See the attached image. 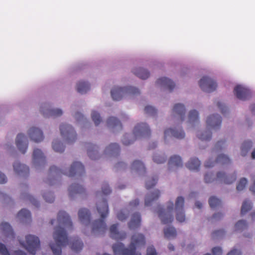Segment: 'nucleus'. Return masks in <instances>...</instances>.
I'll list each match as a JSON object with an SVG mask.
<instances>
[{"instance_id": "nucleus-1", "label": "nucleus", "mask_w": 255, "mask_h": 255, "mask_svg": "<svg viewBox=\"0 0 255 255\" xmlns=\"http://www.w3.org/2000/svg\"><path fill=\"white\" fill-rule=\"evenodd\" d=\"M58 226L55 228L53 233V238L55 243L50 245L51 249L54 255H61L62 248L69 244L67 234L64 229L72 227V223L70 216L65 211H60L57 215Z\"/></svg>"}, {"instance_id": "nucleus-2", "label": "nucleus", "mask_w": 255, "mask_h": 255, "mask_svg": "<svg viewBox=\"0 0 255 255\" xmlns=\"http://www.w3.org/2000/svg\"><path fill=\"white\" fill-rule=\"evenodd\" d=\"M145 244L144 236L141 234H135L131 237L129 248H126L122 243L113 245L112 248L115 254L122 255H141L135 252L137 247L144 246Z\"/></svg>"}, {"instance_id": "nucleus-3", "label": "nucleus", "mask_w": 255, "mask_h": 255, "mask_svg": "<svg viewBox=\"0 0 255 255\" xmlns=\"http://www.w3.org/2000/svg\"><path fill=\"white\" fill-rule=\"evenodd\" d=\"M97 209L101 219L95 220L93 223L92 232L95 234H103L107 230V226L104 219L109 214V208L106 200L103 199L97 203Z\"/></svg>"}, {"instance_id": "nucleus-4", "label": "nucleus", "mask_w": 255, "mask_h": 255, "mask_svg": "<svg viewBox=\"0 0 255 255\" xmlns=\"http://www.w3.org/2000/svg\"><path fill=\"white\" fill-rule=\"evenodd\" d=\"M49 172L52 175H57L62 173L69 177H72L76 175L81 176L85 173V168L84 165L81 162H74L71 165L68 172H66L64 170L55 166L50 167Z\"/></svg>"}, {"instance_id": "nucleus-5", "label": "nucleus", "mask_w": 255, "mask_h": 255, "mask_svg": "<svg viewBox=\"0 0 255 255\" xmlns=\"http://www.w3.org/2000/svg\"><path fill=\"white\" fill-rule=\"evenodd\" d=\"M133 133L135 137L133 139H128V135L124 136L122 139L123 143L124 145H128L132 143L137 137L149 136L151 134V130L146 124L141 123L137 124L134 127Z\"/></svg>"}, {"instance_id": "nucleus-6", "label": "nucleus", "mask_w": 255, "mask_h": 255, "mask_svg": "<svg viewBox=\"0 0 255 255\" xmlns=\"http://www.w3.org/2000/svg\"><path fill=\"white\" fill-rule=\"evenodd\" d=\"M111 96L115 101H120L126 96H133L140 94L139 90L133 87H114L111 92Z\"/></svg>"}, {"instance_id": "nucleus-7", "label": "nucleus", "mask_w": 255, "mask_h": 255, "mask_svg": "<svg viewBox=\"0 0 255 255\" xmlns=\"http://www.w3.org/2000/svg\"><path fill=\"white\" fill-rule=\"evenodd\" d=\"M206 183H211L214 181L225 184H231L236 180V174L227 175L225 173L219 172L216 177L212 173H207L204 177Z\"/></svg>"}, {"instance_id": "nucleus-8", "label": "nucleus", "mask_w": 255, "mask_h": 255, "mask_svg": "<svg viewBox=\"0 0 255 255\" xmlns=\"http://www.w3.org/2000/svg\"><path fill=\"white\" fill-rule=\"evenodd\" d=\"M25 243L20 242V244L31 254L35 255L40 248V241L38 237L29 235L25 237Z\"/></svg>"}, {"instance_id": "nucleus-9", "label": "nucleus", "mask_w": 255, "mask_h": 255, "mask_svg": "<svg viewBox=\"0 0 255 255\" xmlns=\"http://www.w3.org/2000/svg\"><path fill=\"white\" fill-rule=\"evenodd\" d=\"M61 136L65 138L67 143L74 142L77 138V134L73 127L67 124H62L60 126Z\"/></svg>"}, {"instance_id": "nucleus-10", "label": "nucleus", "mask_w": 255, "mask_h": 255, "mask_svg": "<svg viewBox=\"0 0 255 255\" xmlns=\"http://www.w3.org/2000/svg\"><path fill=\"white\" fill-rule=\"evenodd\" d=\"M174 208V204L172 202L169 203L166 209L159 207L157 211L158 216L163 224L171 223L173 220V216L172 214Z\"/></svg>"}, {"instance_id": "nucleus-11", "label": "nucleus", "mask_w": 255, "mask_h": 255, "mask_svg": "<svg viewBox=\"0 0 255 255\" xmlns=\"http://www.w3.org/2000/svg\"><path fill=\"white\" fill-rule=\"evenodd\" d=\"M199 86L203 91L210 93L216 89L217 84L213 79L205 76L199 81Z\"/></svg>"}, {"instance_id": "nucleus-12", "label": "nucleus", "mask_w": 255, "mask_h": 255, "mask_svg": "<svg viewBox=\"0 0 255 255\" xmlns=\"http://www.w3.org/2000/svg\"><path fill=\"white\" fill-rule=\"evenodd\" d=\"M184 199L181 197H178L175 201V209L176 212V220L179 222H183L185 220V216L184 211Z\"/></svg>"}, {"instance_id": "nucleus-13", "label": "nucleus", "mask_w": 255, "mask_h": 255, "mask_svg": "<svg viewBox=\"0 0 255 255\" xmlns=\"http://www.w3.org/2000/svg\"><path fill=\"white\" fill-rule=\"evenodd\" d=\"M33 165L35 168L43 166L46 163V158L43 153L39 149H35L32 155Z\"/></svg>"}, {"instance_id": "nucleus-14", "label": "nucleus", "mask_w": 255, "mask_h": 255, "mask_svg": "<svg viewBox=\"0 0 255 255\" xmlns=\"http://www.w3.org/2000/svg\"><path fill=\"white\" fill-rule=\"evenodd\" d=\"M234 92L237 98L241 100H246L251 97L250 91L241 85L236 86Z\"/></svg>"}, {"instance_id": "nucleus-15", "label": "nucleus", "mask_w": 255, "mask_h": 255, "mask_svg": "<svg viewBox=\"0 0 255 255\" xmlns=\"http://www.w3.org/2000/svg\"><path fill=\"white\" fill-rule=\"evenodd\" d=\"M185 135L184 131L180 128H168L164 131V140H166L168 136L182 139L185 137Z\"/></svg>"}, {"instance_id": "nucleus-16", "label": "nucleus", "mask_w": 255, "mask_h": 255, "mask_svg": "<svg viewBox=\"0 0 255 255\" xmlns=\"http://www.w3.org/2000/svg\"><path fill=\"white\" fill-rule=\"evenodd\" d=\"M231 160L227 155L219 154L215 161H211L210 159L206 161L205 163V166L207 168H210L214 166L217 163L224 165L229 164Z\"/></svg>"}, {"instance_id": "nucleus-17", "label": "nucleus", "mask_w": 255, "mask_h": 255, "mask_svg": "<svg viewBox=\"0 0 255 255\" xmlns=\"http://www.w3.org/2000/svg\"><path fill=\"white\" fill-rule=\"evenodd\" d=\"M40 112L46 118L59 117L61 116L63 113L61 109H51L45 105L41 107Z\"/></svg>"}, {"instance_id": "nucleus-18", "label": "nucleus", "mask_w": 255, "mask_h": 255, "mask_svg": "<svg viewBox=\"0 0 255 255\" xmlns=\"http://www.w3.org/2000/svg\"><path fill=\"white\" fill-rule=\"evenodd\" d=\"M222 123V118L219 115H213L208 117L206 123L208 127L213 129L219 128Z\"/></svg>"}, {"instance_id": "nucleus-19", "label": "nucleus", "mask_w": 255, "mask_h": 255, "mask_svg": "<svg viewBox=\"0 0 255 255\" xmlns=\"http://www.w3.org/2000/svg\"><path fill=\"white\" fill-rule=\"evenodd\" d=\"M28 134L31 139L35 142H39L44 138L41 130L35 127H32L29 129Z\"/></svg>"}, {"instance_id": "nucleus-20", "label": "nucleus", "mask_w": 255, "mask_h": 255, "mask_svg": "<svg viewBox=\"0 0 255 255\" xmlns=\"http://www.w3.org/2000/svg\"><path fill=\"white\" fill-rule=\"evenodd\" d=\"M156 84L159 87L167 89L170 92L172 91L175 87V83L166 77L159 78L156 81Z\"/></svg>"}, {"instance_id": "nucleus-21", "label": "nucleus", "mask_w": 255, "mask_h": 255, "mask_svg": "<svg viewBox=\"0 0 255 255\" xmlns=\"http://www.w3.org/2000/svg\"><path fill=\"white\" fill-rule=\"evenodd\" d=\"M25 139V136L23 134L19 133L17 135L15 141L17 148L23 154L25 153L28 146L27 142H26Z\"/></svg>"}, {"instance_id": "nucleus-22", "label": "nucleus", "mask_w": 255, "mask_h": 255, "mask_svg": "<svg viewBox=\"0 0 255 255\" xmlns=\"http://www.w3.org/2000/svg\"><path fill=\"white\" fill-rule=\"evenodd\" d=\"M118 224H113L110 228V236L111 238L117 240H122L126 238V233L125 232L120 233L118 230Z\"/></svg>"}, {"instance_id": "nucleus-23", "label": "nucleus", "mask_w": 255, "mask_h": 255, "mask_svg": "<svg viewBox=\"0 0 255 255\" xmlns=\"http://www.w3.org/2000/svg\"><path fill=\"white\" fill-rule=\"evenodd\" d=\"M185 113L184 106L181 104H175L172 110V114L174 117H177L181 122L184 120Z\"/></svg>"}, {"instance_id": "nucleus-24", "label": "nucleus", "mask_w": 255, "mask_h": 255, "mask_svg": "<svg viewBox=\"0 0 255 255\" xmlns=\"http://www.w3.org/2000/svg\"><path fill=\"white\" fill-rule=\"evenodd\" d=\"M78 216L80 222L85 225H88L90 223L91 213L89 210L82 208L78 212Z\"/></svg>"}, {"instance_id": "nucleus-25", "label": "nucleus", "mask_w": 255, "mask_h": 255, "mask_svg": "<svg viewBox=\"0 0 255 255\" xmlns=\"http://www.w3.org/2000/svg\"><path fill=\"white\" fill-rule=\"evenodd\" d=\"M13 166L14 170L18 175L26 176L29 174V167L24 164L17 161L14 163Z\"/></svg>"}, {"instance_id": "nucleus-26", "label": "nucleus", "mask_w": 255, "mask_h": 255, "mask_svg": "<svg viewBox=\"0 0 255 255\" xmlns=\"http://www.w3.org/2000/svg\"><path fill=\"white\" fill-rule=\"evenodd\" d=\"M160 194V193L158 190H156L152 192L148 193L145 198V206H150L153 201L158 199Z\"/></svg>"}, {"instance_id": "nucleus-27", "label": "nucleus", "mask_w": 255, "mask_h": 255, "mask_svg": "<svg viewBox=\"0 0 255 255\" xmlns=\"http://www.w3.org/2000/svg\"><path fill=\"white\" fill-rule=\"evenodd\" d=\"M85 189L78 184H72L69 188V195L70 197L74 196L78 194H82L85 192Z\"/></svg>"}, {"instance_id": "nucleus-28", "label": "nucleus", "mask_w": 255, "mask_h": 255, "mask_svg": "<svg viewBox=\"0 0 255 255\" xmlns=\"http://www.w3.org/2000/svg\"><path fill=\"white\" fill-rule=\"evenodd\" d=\"M86 147L87 148V153L90 158L92 160H96L99 158L97 151L98 147L96 145L88 143L86 144Z\"/></svg>"}, {"instance_id": "nucleus-29", "label": "nucleus", "mask_w": 255, "mask_h": 255, "mask_svg": "<svg viewBox=\"0 0 255 255\" xmlns=\"http://www.w3.org/2000/svg\"><path fill=\"white\" fill-rule=\"evenodd\" d=\"M141 223V216L139 213H135L132 215L131 220L128 223V227L130 229H134L140 226Z\"/></svg>"}, {"instance_id": "nucleus-30", "label": "nucleus", "mask_w": 255, "mask_h": 255, "mask_svg": "<svg viewBox=\"0 0 255 255\" xmlns=\"http://www.w3.org/2000/svg\"><path fill=\"white\" fill-rule=\"evenodd\" d=\"M108 127L112 128H116L117 130H121L123 128L121 122L116 117H112L107 120Z\"/></svg>"}, {"instance_id": "nucleus-31", "label": "nucleus", "mask_w": 255, "mask_h": 255, "mask_svg": "<svg viewBox=\"0 0 255 255\" xmlns=\"http://www.w3.org/2000/svg\"><path fill=\"white\" fill-rule=\"evenodd\" d=\"M0 228L3 233L7 237H14V234L11 226L6 222L2 223L0 225Z\"/></svg>"}, {"instance_id": "nucleus-32", "label": "nucleus", "mask_w": 255, "mask_h": 255, "mask_svg": "<svg viewBox=\"0 0 255 255\" xmlns=\"http://www.w3.org/2000/svg\"><path fill=\"white\" fill-rule=\"evenodd\" d=\"M120 147L118 144L114 143L110 144L105 149V152L111 155H117L119 154Z\"/></svg>"}, {"instance_id": "nucleus-33", "label": "nucleus", "mask_w": 255, "mask_h": 255, "mask_svg": "<svg viewBox=\"0 0 255 255\" xmlns=\"http://www.w3.org/2000/svg\"><path fill=\"white\" fill-rule=\"evenodd\" d=\"M182 161L181 157L177 155H174L170 157L168 161V165L170 168L173 167H179L182 166Z\"/></svg>"}, {"instance_id": "nucleus-34", "label": "nucleus", "mask_w": 255, "mask_h": 255, "mask_svg": "<svg viewBox=\"0 0 255 255\" xmlns=\"http://www.w3.org/2000/svg\"><path fill=\"white\" fill-rule=\"evenodd\" d=\"M133 73L142 79H146L149 76V72L147 70L141 67L133 69Z\"/></svg>"}, {"instance_id": "nucleus-35", "label": "nucleus", "mask_w": 255, "mask_h": 255, "mask_svg": "<svg viewBox=\"0 0 255 255\" xmlns=\"http://www.w3.org/2000/svg\"><path fill=\"white\" fill-rule=\"evenodd\" d=\"M200 166V161L196 158H191L186 164L187 167L191 170H198Z\"/></svg>"}, {"instance_id": "nucleus-36", "label": "nucleus", "mask_w": 255, "mask_h": 255, "mask_svg": "<svg viewBox=\"0 0 255 255\" xmlns=\"http://www.w3.org/2000/svg\"><path fill=\"white\" fill-rule=\"evenodd\" d=\"M17 217L23 221L31 220V214L29 210L26 209H21L17 215Z\"/></svg>"}, {"instance_id": "nucleus-37", "label": "nucleus", "mask_w": 255, "mask_h": 255, "mask_svg": "<svg viewBox=\"0 0 255 255\" xmlns=\"http://www.w3.org/2000/svg\"><path fill=\"white\" fill-rule=\"evenodd\" d=\"M90 89V85L87 82L80 81L77 85V90L81 94L86 93Z\"/></svg>"}, {"instance_id": "nucleus-38", "label": "nucleus", "mask_w": 255, "mask_h": 255, "mask_svg": "<svg viewBox=\"0 0 255 255\" xmlns=\"http://www.w3.org/2000/svg\"><path fill=\"white\" fill-rule=\"evenodd\" d=\"M131 168L132 170L137 172H142L143 173L145 172V167L144 164L139 160L134 161L131 164Z\"/></svg>"}, {"instance_id": "nucleus-39", "label": "nucleus", "mask_w": 255, "mask_h": 255, "mask_svg": "<svg viewBox=\"0 0 255 255\" xmlns=\"http://www.w3.org/2000/svg\"><path fill=\"white\" fill-rule=\"evenodd\" d=\"M83 247V244L79 238L74 239L71 244V249L76 252L80 251L82 250Z\"/></svg>"}, {"instance_id": "nucleus-40", "label": "nucleus", "mask_w": 255, "mask_h": 255, "mask_svg": "<svg viewBox=\"0 0 255 255\" xmlns=\"http://www.w3.org/2000/svg\"><path fill=\"white\" fill-rule=\"evenodd\" d=\"M164 236L166 238L175 237L176 236V231L173 227H169L164 229Z\"/></svg>"}, {"instance_id": "nucleus-41", "label": "nucleus", "mask_w": 255, "mask_h": 255, "mask_svg": "<svg viewBox=\"0 0 255 255\" xmlns=\"http://www.w3.org/2000/svg\"><path fill=\"white\" fill-rule=\"evenodd\" d=\"M197 136L201 140L208 141L210 140L212 137V134L210 131L206 130L203 132L198 131Z\"/></svg>"}, {"instance_id": "nucleus-42", "label": "nucleus", "mask_w": 255, "mask_h": 255, "mask_svg": "<svg viewBox=\"0 0 255 255\" xmlns=\"http://www.w3.org/2000/svg\"><path fill=\"white\" fill-rule=\"evenodd\" d=\"M253 146L252 142L250 140L245 141L242 145L241 150L243 156H245L248 151Z\"/></svg>"}, {"instance_id": "nucleus-43", "label": "nucleus", "mask_w": 255, "mask_h": 255, "mask_svg": "<svg viewBox=\"0 0 255 255\" xmlns=\"http://www.w3.org/2000/svg\"><path fill=\"white\" fill-rule=\"evenodd\" d=\"M252 208V204L251 202L249 200H246L244 201L242 208H241V214L244 215L247 212L251 210Z\"/></svg>"}, {"instance_id": "nucleus-44", "label": "nucleus", "mask_w": 255, "mask_h": 255, "mask_svg": "<svg viewBox=\"0 0 255 255\" xmlns=\"http://www.w3.org/2000/svg\"><path fill=\"white\" fill-rule=\"evenodd\" d=\"M52 147L56 152L62 153L64 151V146L63 144L56 140L53 142Z\"/></svg>"}, {"instance_id": "nucleus-45", "label": "nucleus", "mask_w": 255, "mask_h": 255, "mask_svg": "<svg viewBox=\"0 0 255 255\" xmlns=\"http://www.w3.org/2000/svg\"><path fill=\"white\" fill-rule=\"evenodd\" d=\"M189 122L193 123L199 120V114L196 110H192L189 112L188 116Z\"/></svg>"}, {"instance_id": "nucleus-46", "label": "nucleus", "mask_w": 255, "mask_h": 255, "mask_svg": "<svg viewBox=\"0 0 255 255\" xmlns=\"http://www.w3.org/2000/svg\"><path fill=\"white\" fill-rule=\"evenodd\" d=\"M209 204L211 208H214L219 206L221 204V201L220 199L213 196L210 198Z\"/></svg>"}, {"instance_id": "nucleus-47", "label": "nucleus", "mask_w": 255, "mask_h": 255, "mask_svg": "<svg viewBox=\"0 0 255 255\" xmlns=\"http://www.w3.org/2000/svg\"><path fill=\"white\" fill-rule=\"evenodd\" d=\"M22 198L23 199L29 201L33 205L36 206V207H39V203L38 201H37L33 196L29 194H22Z\"/></svg>"}, {"instance_id": "nucleus-48", "label": "nucleus", "mask_w": 255, "mask_h": 255, "mask_svg": "<svg viewBox=\"0 0 255 255\" xmlns=\"http://www.w3.org/2000/svg\"><path fill=\"white\" fill-rule=\"evenodd\" d=\"M91 117L96 126L99 125L102 122V118L99 113L96 111L92 112Z\"/></svg>"}, {"instance_id": "nucleus-49", "label": "nucleus", "mask_w": 255, "mask_h": 255, "mask_svg": "<svg viewBox=\"0 0 255 255\" xmlns=\"http://www.w3.org/2000/svg\"><path fill=\"white\" fill-rule=\"evenodd\" d=\"M158 180L156 176H154L151 179H148L145 183L146 189H149L156 185Z\"/></svg>"}, {"instance_id": "nucleus-50", "label": "nucleus", "mask_w": 255, "mask_h": 255, "mask_svg": "<svg viewBox=\"0 0 255 255\" xmlns=\"http://www.w3.org/2000/svg\"><path fill=\"white\" fill-rule=\"evenodd\" d=\"M153 160L157 164L164 163L166 161V158L158 153L155 154L153 156Z\"/></svg>"}, {"instance_id": "nucleus-51", "label": "nucleus", "mask_w": 255, "mask_h": 255, "mask_svg": "<svg viewBox=\"0 0 255 255\" xmlns=\"http://www.w3.org/2000/svg\"><path fill=\"white\" fill-rule=\"evenodd\" d=\"M144 112L145 114L152 116H155L157 114V110L150 106H147L145 107Z\"/></svg>"}, {"instance_id": "nucleus-52", "label": "nucleus", "mask_w": 255, "mask_h": 255, "mask_svg": "<svg viewBox=\"0 0 255 255\" xmlns=\"http://www.w3.org/2000/svg\"><path fill=\"white\" fill-rule=\"evenodd\" d=\"M42 196L45 201L48 203H52L54 201L53 194L50 192L44 193Z\"/></svg>"}, {"instance_id": "nucleus-53", "label": "nucleus", "mask_w": 255, "mask_h": 255, "mask_svg": "<svg viewBox=\"0 0 255 255\" xmlns=\"http://www.w3.org/2000/svg\"><path fill=\"white\" fill-rule=\"evenodd\" d=\"M247 180L245 178H243L240 179L237 185V189L238 191L243 190L246 187L247 184Z\"/></svg>"}, {"instance_id": "nucleus-54", "label": "nucleus", "mask_w": 255, "mask_h": 255, "mask_svg": "<svg viewBox=\"0 0 255 255\" xmlns=\"http://www.w3.org/2000/svg\"><path fill=\"white\" fill-rule=\"evenodd\" d=\"M247 227V223L246 221L240 220L235 225L236 230H242L246 229Z\"/></svg>"}, {"instance_id": "nucleus-55", "label": "nucleus", "mask_w": 255, "mask_h": 255, "mask_svg": "<svg viewBox=\"0 0 255 255\" xmlns=\"http://www.w3.org/2000/svg\"><path fill=\"white\" fill-rule=\"evenodd\" d=\"M102 192L104 195H108L111 193V190L108 184L106 183L103 184L102 186Z\"/></svg>"}, {"instance_id": "nucleus-56", "label": "nucleus", "mask_w": 255, "mask_h": 255, "mask_svg": "<svg viewBox=\"0 0 255 255\" xmlns=\"http://www.w3.org/2000/svg\"><path fill=\"white\" fill-rule=\"evenodd\" d=\"M128 215L125 210L120 211L117 214V218L119 220L124 221L128 218Z\"/></svg>"}, {"instance_id": "nucleus-57", "label": "nucleus", "mask_w": 255, "mask_h": 255, "mask_svg": "<svg viewBox=\"0 0 255 255\" xmlns=\"http://www.w3.org/2000/svg\"><path fill=\"white\" fill-rule=\"evenodd\" d=\"M0 253L2 255H10L5 246L1 243H0Z\"/></svg>"}, {"instance_id": "nucleus-58", "label": "nucleus", "mask_w": 255, "mask_h": 255, "mask_svg": "<svg viewBox=\"0 0 255 255\" xmlns=\"http://www.w3.org/2000/svg\"><path fill=\"white\" fill-rule=\"evenodd\" d=\"M146 255H157V253L153 246L148 247L147 249Z\"/></svg>"}, {"instance_id": "nucleus-59", "label": "nucleus", "mask_w": 255, "mask_h": 255, "mask_svg": "<svg viewBox=\"0 0 255 255\" xmlns=\"http://www.w3.org/2000/svg\"><path fill=\"white\" fill-rule=\"evenodd\" d=\"M217 106L219 108V109L220 110L222 114H225L227 111V108L220 102H218L217 103Z\"/></svg>"}, {"instance_id": "nucleus-60", "label": "nucleus", "mask_w": 255, "mask_h": 255, "mask_svg": "<svg viewBox=\"0 0 255 255\" xmlns=\"http://www.w3.org/2000/svg\"><path fill=\"white\" fill-rule=\"evenodd\" d=\"M212 251L213 255H222V250L220 247L213 248Z\"/></svg>"}, {"instance_id": "nucleus-61", "label": "nucleus", "mask_w": 255, "mask_h": 255, "mask_svg": "<svg viewBox=\"0 0 255 255\" xmlns=\"http://www.w3.org/2000/svg\"><path fill=\"white\" fill-rule=\"evenodd\" d=\"M225 141L224 140H220L218 141L216 145L215 148L217 150L221 149L222 146L225 144Z\"/></svg>"}, {"instance_id": "nucleus-62", "label": "nucleus", "mask_w": 255, "mask_h": 255, "mask_svg": "<svg viewBox=\"0 0 255 255\" xmlns=\"http://www.w3.org/2000/svg\"><path fill=\"white\" fill-rule=\"evenodd\" d=\"M139 200L138 199H135L131 201L129 204V206L130 208L131 209L132 208L136 207V206H137L139 205Z\"/></svg>"}, {"instance_id": "nucleus-63", "label": "nucleus", "mask_w": 255, "mask_h": 255, "mask_svg": "<svg viewBox=\"0 0 255 255\" xmlns=\"http://www.w3.org/2000/svg\"><path fill=\"white\" fill-rule=\"evenodd\" d=\"M224 234V231L223 230H219L215 231L212 233L213 237H215L219 235H223Z\"/></svg>"}, {"instance_id": "nucleus-64", "label": "nucleus", "mask_w": 255, "mask_h": 255, "mask_svg": "<svg viewBox=\"0 0 255 255\" xmlns=\"http://www.w3.org/2000/svg\"><path fill=\"white\" fill-rule=\"evenodd\" d=\"M227 255H241V252L240 251H239L236 249H233L231 250Z\"/></svg>"}]
</instances>
